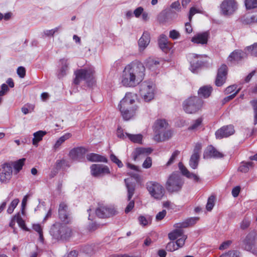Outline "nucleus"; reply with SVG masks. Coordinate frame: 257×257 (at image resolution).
<instances>
[{"label":"nucleus","instance_id":"3","mask_svg":"<svg viewBox=\"0 0 257 257\" xmlns=\"http://www.w3.org/2000/svg\"><path fill=\"white\" fill-rule=\"evenodd\" d=\"M50 234L57 241L66 242L73 235L72 228L65 224L56 222L50 229Z\"/></svg>","mask_w":257,"mask_h":257},{"label":"nucleus","instance_id":"54","mask_svg":"<svg viewBox=\"0 0 257 257\" xmlns=\"http://www.w3.org/2000/svg\"><path fill=\"white\" fill-rule=\"evenodd\" d=\"M201 148L202 145L200 143H198L196 144L192 155H196V156L200 157V153L201 152Z\"/></svg>","mask_w":257,"mask_h":257},{"label":"nucleus","instance_id":"6","mask_svg":"<svg viewBox=\"0 0 257 257\" xmlns=\"http://www.w3.org/2000/svg\"><path fill=\"white\" fill-rule=\"evenodd\" d=\"M184 184V181L179 174L172 173L168 178L166 188L169 192L179 191Z\"/></svg>","mask_w":257,"mask_h":257},{"label":"nucleus","instance_id":"22","mask_svg":"<svg viewBox=\"0 0 257 257\" xmlns=\"http://www.w3.org/2000/svg\"><path fill=\"white\" fill-rule=\"evenodd\" d=\"M172 135V133L171 131L164 130L161 132L155 134L154 137L155 141L160 142L165 141L170 139Z\"/></svg>","mask_w":257,"mask_h":257},{"label":"nucleus","instance_id":"44","mask_svg":"<svg viewBox=\"0 0 257 257\" xmlns=\"http://www.w3.org/2000/svg\"><path fill=\"white\" fill-rule=\"evenodd\" d=\"M219 257H239V252L235 250H230Z\"/></svg>","mask_w":257,"mask_h":257},{"label":"nucleus","instance_id":"43","mask_svg":"<svg viewBox=\"0 0 257 257\" xmlns=\"http://www.w3.org/2000/svg\"><path fill=\"white\" fill-rule=\"evenodd\" d=\"M180 151L178 150H175L172 154V156H171L170 158L169 159L168 162L166 163V166H170L171 164H172L176 158L177 157V156L179 155Z\"/></svg>","mask_w":257,"mask_h":257},{"label":"nucleus","instance_id":"8","mask_svg":"<svg viewBox=\"0 0 257 257\" xmlns=\"http://www.w3.org/2000/svg\"><path fill=\"white\" fill-rule=\"evenodd\" d=\"M89 214L88 219L92 220L98 217L100 218H104L112 217L117 214L116 210H88Z\"/></svg>","mask_w":257,"mask_h":257},{"label":"nucleus","instance_id":"28","mask_svg":"<svg viewBox=\"0 0 257 257\" xmlns=\"http://www.w3.org/2000/svg\"><path fill=\"white\" fill-rule=\"evenodd\" d=\"M168 124L165 119L157 120L155 124V134L159 133L166 130Z\"/></svg>","mask_w":257,"mask_h":257},{"label":"nucleus","instance_id":"34","mask_svg":"<svg viewBox=\"0 0 257 257\" xmlns=\"http://www.w3.org/2000/svg\"><path fill=\"white\" fill-rule=\"evenodd\" d=\"M71 135L69 133H67L65 134L64 135L61 136L59 139L56 141V143L54 146V149L55 150H57L60 146L67 139L71 137Z\"/></svg>","mask_w":257,"mask_h":257},{"label":"nucleus","instance_id":"13","mask_svg":"<svg viewBox=\"0 0 257 257\" xmlns=\"http://www.w3.org/2000/svg\"><path fill=\"white\" fill-rule=\"evenodd\" d=\"M90 170L91 175L94 177L110 174L109 168L102 164H92L90 167Z\"/></svg>","mask_w":257,"mask_h":257},{"label":"nucleus","instance_id":"25","mask_svg":"<svg viewBox=\"0 0 257 257\" xmlns=\"http://www.w3.org/2000/svg\"><path fill=\"white\" fill-rule=\"evenodd\" d=\"M213 91L212 87L210 85H204L201 87L198 90V94L200 97L208 98Z\"/></svg>","mask_w":257,"mask_h":257},{"label":"nucleus","instance_id":"47","mask_svg":"<svg viewBox=\"0 0 257 257\" xmlns=\"http://www.w3.org/2000/svg\"><path fill=\"white\" fill-rule=\"evenodd\" d=\"M215 198L214 196H210L207 201L206 209H212L214 205Z\"/></svg>","mask_w":257,"mask_h":257},{"label":"nucleus","instance_id":"40","mask_svg":"<svg viewBox=\"0 0 257 257\" xmlns=\"http://www.w3.org/2000/svg\"><path fill=\"white\" fill-rule=\"evenodd\" d=\"M244 3L247 10L257 8V0H245Z\"/></svg>","mask_w":257,"mask_h":257},{"label":"nucleus","instance_id":"57","mask_svg":"<svg viewBox=\"0 0 257 257\" xmlns=\"http://www.w3.org/2000/svg\"><path fill=\"white\" fill-rule=\"evenodd\" d=\"M180 36V33L175 30H173L170 32L169 37L173 40L177 39Z\"/></svg>","mask_w":257,"mask_h":257},{"label":"nucleus","instance_id":"55","mask_svg":"<svg viewBox=\"0 0 257 257\" xmlns=\"http://www.w3.org/2000/svg\"><path fill=\"white\" fill-rule=\"evenodd\" d=\"M250 224V221L245 218L240 223V228L243 230L246 229L249 226Z\"/></svg>","mask_w":257,"mask_h":257},{"label":"nucleus","instance_id":"52","mask_svg":"<svg viewBox=\"0 0 257 257\" xmlns=\"http://www.w3.org/2000/svg\"><path fill=\"white\" fill-rule=\"evenodd\" d=\"M178 167L182 174L187 177L188 174L190 173V172L187 170V169L183 165V164L181 162H180L179 163Z\"/></svg>","mask_w":257,"mask_h":257},{"label":"nucleus","instance_id":"64","mask_svg":"<svg viewBox=\"0 0 257 257\" xmlns=\"http://www.w3.org/2000/svg\"><path fill=\"white\" fill-rule=\"evenodd\" d=\"M144 12V9L141 7L137 8L134 12V14L136 18H139Z\"/></svg>","mask_w":257,"mask_h":257},{"label":"nucleus","instance_id":"19","mask_svg":"<svg viewBox=\"0 0 257 257\" xmlns=\"http://www.w3.org/2000/svg\"><path fill=\"white\" fill-rule=\"evenodd\" d=\"M158 44L160 49L165 53H168L172 47V44L168 42L167 37L164 34L160 35Z\"/></svg>","mask_w":257,"mask_h":257},{"label":"nucleus","instance_id":"61","mask_svg":"<svg viewBox=\"0 0 257 257\" xmlns=\"http://www.w3.org/2000/svg\"><path fill=\"white\" fill-rule=\"evenodd\" d=\"M9 90L8 85L5 83L1 85V90H0V96H3Z\"/></svg>","mask_w":257,"mask_h":257},{"label":"nucleus","instance_id":"27","mask_svg":"<svg viewBox=\"0 0 257 257\" xmlns=\"http://www.w3.org/2000/svg\"><path fill=\"white\" fill-rule=\"evenodd\" d=\"M86 159L89 162H97L106 163L107 159L106 157L95 153H89L86 155Z\"/></svg>","mask_w":257,"mask_h":257},{"label":"nucleus","instance_id":"29","mask_svg":"<svg viewBox=\"0 0 257 257\" xmlns=\"http://www.w3.org/2000/svg\"><path fill=\"white\" fill-rule=\"evenodd\" d=\"M253 163L251 162L242 161L238 168V171L242 173H247L250 169L253 168Z\"/></svg>","mask_w":257,"mask_h":257},{"label":"nucleus","instance_id":"5","mask_svg":"<svg viewBox=\"0 0 257 257\" xmlns=\"http://www.w3.org/2000/svg\"><path fill=\"white\" fill-rule=\"evenodd\" d=\"M94 71L91 69H80L75 72L74 83L78 85L82 80H85L88 85H92L94 81Z\"/></svg>","mask_w":257,"mask_h":257},{"label":"nucleus","instance_id":"60","mask_svg":"<svg viewBox=\"0 0 257 257\" xmlns=\"http://www.w3.org/2000/svg\"><path fill=\"white\" fill-rule=\"evenodd\" d=\"M231 243H232L231 240H227V241H224L220 245L219 249L220 250L226 249L229 247V246L231 245Z\"/></svg>","mask_w":257,"mask_h":257},{"label":"nucleus","instance_id":"33","mask_svg":"<svg viewBox=\"0 0 257 257\" xmlns=\"http://www.w3.org/2000/svg\"><path fill=\"white\" fill-rule=\"evenodd\" d=\"M203 118L202 117H198V118L193 120L191 124L188 128L189 131H196L202 124Z\"/></svg>","mask_w":257,"mask_h":257},{"label":"nucleus","instance_id":"15","mask_svg":"<svg viewBox=\"0 0 257 257\" xmlns=\"http://www.w3.org/2000/svg\"><path fill=\"white\" fill-rule=\"evenodd\" d=\"M140 94L145 101H149L154 98V88L147 83L143 84L140 88Z\"/></svg>","mask_w":257,"mask_h":257},{"label":"nucleus","instance_id":"42","mask_svg":"<svg viewBox=\"0 0 257 257\" xmlns=\"http://www.w3.org/2000/svg\"><path fill=\"white\" fill-rule=\"evenodd\" d=\"M15 218H17V222L20 227L24 230H26V226L24 220L22 218L20 212L15 215Z\"/></svg>","mask_w":257,"mask_h":257},{"label":"nucleus","instance_id":"48","mask_svg":"<svg viewBox=\"0 0 257 257\" xmlns=\"http://www.w3.org/2000/svg\"><path fill=\"white\" fill-rule=\"evenodd\" d=\"M126 187L127 189V193H128V200L130 201L132 199L135 192V188L132 185H130L127 184Z\"/></svg>","mask_w":257,"mask_h":257},{"label":"nucleus","instance_id":"53","mask_svg":"<svg viewBox=\"0 0 257 257\" xmlns=\"http://www.w3.org/2000/svg\"><path fill=\"white\" fill-rule=\"evenodd\" d=\"M200 11L195 7H191L189 11V14L188 16L189 21L191 22L193 16L197 13H199Z\"/></svg>","mask_w":257,"mask_h":257},{"label":"nucleus","instance_id":"36","mask_svg":"<svg viewBox=\"0 0 257 257\" xmlns=\"http://www.w3.org/2000/svg\"><path fill=\"white\" fill-rule=\"evenodd\" d=\"M200 157L196 155H192L189 161V165L193 169L197 168L198 165V161Z\"/></svg>","mask_w":257,"mask_h":257},{"label":"nucleus","instance_id":"56","mask_svg":"<svg viewBox=\"0 0 257 257\" xmlns=\"http://www.w3.org/2000/svg\"><path fill=\"white\" fill-rule=\"evenodd\" d=\"M139 220L140 224L144 226L147 225L151 222V219L149 218L147 219L144 216H140L139 217Z\"/></svg>","mask_w":257,"mask_h":257},{"label":"nucleus","instance_id":"26","mask_svg":"<svg viewBox=\"0 0 257 257\" xmlns=\"http://www.w3.org/2000/svg\"><path fill=\"white\" fill-rule=\"evenodd\" d=\"M199 220V217H191V218L187 219L185 221H184L183 222L175 224L174 226L175 227H178V228H186L189 226L193 225Z\"/></svg>","mask_w":257,"mask_h":257},{"label":"nucleus","instance_id":"1","mask_svg":"<svg viewBox=\"0 0 257 257\" xmlns=\"http://www.w3.org/2000/svg\"><path fill=\"white\" fill-rule=\"evenodd\" d=\"M145 72V67L141 62L132 61L124 67L121 75V83L125 87H135L143 80Z\"/></svg>","mask_w":257,"mask_h":257},{"label":"nucleus","instance_id":"41","mask_svg":"<svg viewBox=\"0 0 257 257\" xmlns=\"http://www.w3.org/2000/svg\"><path fill=\"white\" fill-rule=\"evenodd\" d=\"M160 64V62L153 58H149L147 62V66L150 69H153L154 67Z\"/></svg>","mask_w":257,"mask_h":257},{"label":"nucleus","instance_id":"20","mask_svg":"<svg viewBox=\"0 0 257 257\" xmlns=\"http://www.w3.org/2000/svg\"><path fill=\"white\" fill-rule=\"evenodd\" d=\"M239 21L243 25H251L257 23V15H246L241 17Z\"/></svg>","mask_w":257,"mask_h":257},{"label":"nucleus","instance_id":"14","mask_svg":"<svg viewBox=\"0 0 257 257\" xmlns=\"http://www.w3.org/2000/svg\"><path fill=\"white\" fill-rule=\"evenodd\" d=\"M257 240V233L255 230H252L248 233L243 240V247L247 250H250Z\"/></svg>","mask_w":257,"mask_h":257},{"label":"nucleus","instance_id":"37","mask_svg":"<svg viewBox=\"0 0 257 257\" xmlns=\"http://www.w3.org/2000/svg\"><path fill=\"white\" fill-rule=\"evenodd\" d=\"M56 169L59 170L61 168L69 167L68 162L65 159L58 160L55 163Z\"/></svg>","mask_w":257,"mask_h":257},{"label":"nucleus","instance_id":"35","mask_svg":"<svg viewBox=\"0 0 257 257\" xmlns=\"http://www.w3.org/2000/svg\"><path fill=\"white\" fill-rule=\"evenodd\" d=\"M126 136L133 143L141 144L143 139V136L141 134L132 135L125 133Z\"/></svg>","mask_w":257,"mask_h":257},{"label":"nucleus","instance_id":"21","mask_svg":"<svg viewBox=\"0 0 257 257\" xmlns=\"http://www.w3.org/2000/svg\"><path fill=\"white\" fill-rule=\"evenodd\" d=\"M243 53L241 50H235L227 57V61L231 63L237 62L243 58Z\"/></svg>","mask_w":257,"mask_h":257},{"label":"nucleus","instance_id":"30","mask_svg":"<svg viewBox=\"0 0 257 257\" xmlns=\"http://www.w3.org/2000/svg\"><path fill=\"white\" fill-rule=\"evenodd\" d=\"M26 161L25 158L20 159L16 161L10 162L14 167V174H17L22 169Z\"/></svg>","mask_w":257,"mask_h":257},{"label":"nucleus","instance_id":"7","mask_svg":"<svg viewBox=\"0 0 257 257\" xmlns=\"http://www.w3.org/2000/svg\"><path fill=\"white\" fill-rule=\"evenodd\" d=\"M147 188L151 195L156 199H161L165 194V189L160 183L150 181L147 183Z\"/></svg>","mask_w":257,"mask_h":257},{"label":"nucleus","instance_id":"31","mask_svg":"<svg viewBox=\"0 0 257 257\" xmlns=\"http://www.w3.org/2000/svg\"><path fill=\"white\" fill-rule=\"evenodd\" d=\"M47 134L45 131H39L34 133V138L32 140V144L35 146H38V143L41 141L43 138Z\"/></svg>","mask_w":257,"mask_h":257},{"label":"nucleus","instance_id":"49","mask_svg":"<svg viewBox=\"0 0 257 257\" xmlns=\"http://www.w3.org/2000/svg\"><path fill=\"white\" fill-rule=\"evenodd\" d=\"M178 248L175 242H170L166 246L167 250L169 251H174Z\"/></svg>","mask_w":257,"mask_h":257},{"label":"nucleus","instance_id":"38","mask_svg":"<svg viewBox=\"0 0 257 257\" xmlns=\"http://www.w3.org/2000/svg\"><path fill=\"white\" fill-rule=\"evenodd\" d=\"M60 62L62 64V67L59 75L60 76H64L66 74V71L68 68L67 60L65 59H62L60 60Z\"/></svg>","mask_w":257,"mask_h":257},{"label":"nucleus","instance_id":"32","mask_svg":"<svg viewBox=\"0 0 257 257\" xmlns=\"http://www.w3.org/2000/svg\"><path fill=\"white\" fill-rule=\"evenodd\" d=\"M176 228L168 234V237L170 240H174L182 236L185 235L183 228L176 227Z\"/></svg>","mask_w":257,"mask_h":257},{"label":"nucleus","instance_id":"46","mask_svg":"<svg viewBox=\"0 0 257 257\" xmlns=\"http://www.w3.org/2000/svg\"><path fill=\"white\" fill-rule=\"evenodd\" d=\"M59 218L63 221H66L68 218V215L66 210H59L58 211Z\"/></svg>","mask_w":257,"mask_h":257},{"label":"nucleus","instance_id":"17","mask_svg":"<svg viewBox=\"0 0 257 257\" xmlns=\"http://www.w3.org/2000/svg\"><path fill=\"white\" fill-rule=\"evenodd\" d=\"M153 151L151 148H137L133 153L135 161L150 154Z\"/></svg>","mask_w":257,"mask_h":257},{"label":"nucleus","instance_id":"10","mask_svg":"<svg viewBox=\"0 0 257 257\" xmlns=\"http://www.w3.org/2000/svg\"><path fill=\"white\" fill-rule=\"evenodd\" d=\"M237 8V3L235 0H224L220 5L221 13L224 16L233 14Z\"/></svg>","mask_w":257,"mask_h":257},{"label":"nucleus","instance_id":"62","mask_svg":"<svg viewBox=\"0 0 257 257\" xmlns=\"http://www.w3.org/2000/svg\"><path fill=\"white\" fill-rule=\"evenodd\" d=\"M187 178L192 179L195 182H198L200 181L199 177L196 174L190 172Z\"/></svg>","mask_w":257,"mask_h":257},{"label":"nucleus","instance_id":"9","mask_svg":"<svg viewBox=\"0 0 257 257\" xmlns=\"http://www.w3.org/2000/svg\"><path fill=\"white\" fill-rule=\"evenodd\" d=\"M12 174V164L10 163L6 162L1 165L0 168V181L2 183H8L11 179Z\"/></svg>","mask_w":257,"mask_h":257},{"label":"nucleus","instance_id":"18","mask_svg":"<svg viewBox=\"0 0 257 257\" xmlns=\"http://www.w3.org/2000/svg\"><path fill=\"white\" fill-rule=\"evenodd\" d=\"M209 34L208 32H203L196 34L191 39V41L197 44L205 45L207 44Z\"/></svg>","mask_w":257,"mask_h":257},{"label":"nucleus","instance_id":"4","mask_svg":"<svg viewBox=\"0 0 257 257\" xmlns=\"http://www.w3.org/2000/svg\"><path fill=\"white\" fill-rule=\"evenodd\" d=\"M204 103V101L199 96H191L184 101L183 109L187 113H195L202 109Z\"/></svg>","mask_w":257,"mask_h":257},{"label":"nucleus","instance_id":"45","mask_svg":"<svg viewBox=\"0 0 257 257\" xmlns=\"http://www.w3.org/2000/svg\"><path fill=\"white\" fill-rule=\"evenodd\" d=\"M187 238V236L186 235H185L182 236L181 237L177 238L175 242L178 248L182 247L184 246L185 242V240H186Z\"/></svg>","mask_w":257,"mask_h":257},{"label":"nucleus","instance_id":"11","mask_svg":"<svg viewBox=\"0 0 257 257\" xmlns=\"http://www.w3.org/2000/svg\"><path fill=\"white\" fill-rule=\"evenodd\" d=\"M228 74V67L225 64H222L217 70L215 84L217 87L222 86L226 82Z\"/></svg>","mask_w":257,"mask_h":257},{"label":"nucleus","instance_id":"16","mask_svg":"<svg viewBox=\"0 0 257 257\" xmlns=\"http://www.w3.org/2000/svg\"><path fill=\"white\" fill-rule=\"evenodd\" d=\"M87 152V149L84 147H77L73 148L69 152V156L73 160H79L84 157Z\"/></svg>","mask_w":257,"mask_h":257},{"label":"nucleus","instance_id":"63","mask_svg":"<svg viewBox=\"0 0 257 257\" xmlns=\"http://www.w3.org/2000/svg\"><path fill=\"white\" fill-rule=\"evenodd\" d=\"M166 215V211L165 210H163L162 211L159 212L156 216L157 220H161L163 219Z\"/></svg>","mask_w":257,"mask_h":257},{"label":"nucleus","instance_id":"23","mask_svg":"<svg viewBox=\"0 0 257 257\" xmlns=\"http://www.w3.org/2000/svg\"><path fill=\"white\" fill-rule=\"evenodd\" d=\"M205 153L207 157H209L210 158H221L224 156L222 153L218 151L211 145L207 147Z\"/></svg>","mask_w":257,"mask_h":257},{"label":"nucleus","instance_id":"12","mask_svg":"<svg viewBox=\"0 0 257 257\" xmlns=\"http://www.w3.org/2000/svg\"><path fill=\"white\" fill-rule=\"evenodd\" d=\"M235 133L234 126L232 124L224 125L218 129L215 133L216 139H222L232 135Z\"/></svg>","mask_w":257,"mask_h":257},{"label":"nucleus","instance_id":"51","mask_svg":"<svg viewBox=\"0 0 257 257\" xmlns=\"http://www.w3.org/2000/svg\"><path fill=\"white\" fill-rule=\"evenodd\" d=\"M152 165V160L150 157H147L143 164L144 168L148 169L151 167Z\"/></svg>","mask_w":257,"mask_h":257},{"label":"nucleus","instance_id":"50","mask_svg":"<svg viewBox=\"0 0 257 257\" xmlns=\"http://www.w3.org/2000/svg\"><path fill=\"white\" fill-rule=\"evenodd\" d=\"M110 158L111 161L112 162L115 163L119 168L122 167V166H123L122 163L121 162V161L120 160H119L117 158V157L115 155H114L113 154H111L110 156Z\"/></svg>","mask_w":257,"mask_h":257},{"label":"nucleus","instance_id":"39","mask_svg":"<svg viewBox=\"0 0 257 257\" xmlns=\"http://www.w3.org/2000/svg\"><path fill=\"white\" fill-rule=\"evenodd\" d=\"M246 49L248 54L253 56H257V43L247 47Z\"/></svg>","mask_w":257,"mask_h":257},{"label":"nucleus","instance_id":"59","mask_svg":"<svg viewBox=\"0 0 257 257\" xmlns=\"http://www.w3.org/2000/svg\"><path fill=\"white\" fill-rule=\"evenodd\" d=\"M17 74L20 78H24L26 75V69L24 67L20 66L17 69Z\"/></svg>","mask_w":257,"mask_h":257},{"label":"nucleus","instance_id":"2","mask_svg":"<svg viewBox=\"0 0 257 257\" xmlns=\"http://www.w3.org/2000/svg\"><path fill=\"white\" fill-rule=\"evenodd\" d=\"M136 97L134 93L127 92L118 105L121 116L125 121L133 119L136 115L138 106L135 103Z\"/></svg>","mask_w":257,"mask_h":257},{"label":"nucleus","instance_id":"58","mask_svg":"<svg viewBox=\"0 0 257 257\" xmlns=\"http://www.w3.org/2000/svg\"><path fill=\"white\" fill-rule=\"evenodd\" d=\"M237 86L235 85H230L228 87H227L225 90V93L226 94H230V93H233L234 92H235L237 90Z\"/></svg>","mask_w":257,"mask_h":257},{"label":"nucleus","instance_id":"24","mask_svg":"<svg viewBox=\"0 0 257 257\" xmlns=\"http://www.w3.org/2000/svg\"><path fill=\"white\" fill-rule=\"evenodd\" d=\"M150 42V34L147 31H145L138 41L140 49L143 50L148 45Z\"/></svg>","mask_w":257,"mask_h":257}]
</instances>
